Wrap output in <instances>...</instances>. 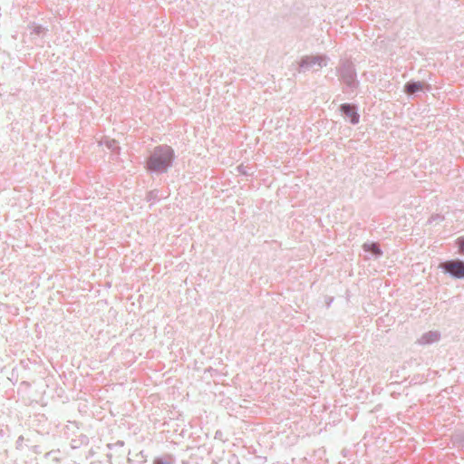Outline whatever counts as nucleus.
Returning <instances> with one entry per match:
<instances>
[{
	"label": "nucleus",
	"mask_w": 464,
	"mask_h": 464,
	"mask_svg": "<svg viewBox=\"0 0 464 464\" xmlns=\"http://www.w3.org/2000/svg\"><path fill=\"white\" fill-rule=\"evenodd\" d=\"M118 446H123V441L121 440H118L117 443H116Z\"/></svg>",
	"instance_id": "nucleus-17"
},
{
	"label": "nucleus",
	"mask_w": 464,
	"mask_h": 464,
	"mask_svg": "<svg viewBox=\"0 0 464 464\" xmlns=\"http://www.w3.org/2000/svg\"><path fill=\"white\" fill-rule=\"evenodd\" d=\"M439 269L453 279L464 280V260L454 258L440 263Z\"/></svg>",
	"instance_id": "nucleus-4"
},
{
	"label": "nucleus",
	"mask_w": 464,
	"mask_h": 464,
	"mask_svg": "<svg viewBox=\"0 0 464 464\" xmlns=\"http://www.w3.org/2000/svg\"><path fill=\"white\" fill-rule=\"evenodd\" d=\"M39 448H40L39 446H34V451L35 453H40L41 451H40Z\"/></svg>",
	"instance_id": "nucleus-15"
},
{
	"label": "nucleus",
	"mask_w": 464,
	"mask_h": 464,
	"mask_svg": "<svg viewBox=\"0 0 464 464\" xmlns=\"http://www.w3.org/2000/svg\"><path fill=\"white\" fill-rule=\"evenodd\" d=\"M329 58L324 54L304 55L298 63V72L304 73L308 71L318 72L327 66Z\"/></svg>",
	"instance_id": "nucleus-3"
},
{
	"label": "nucleus",
	"mask_w": 464,
	"mask_h": 464,
	"mask_svg": "<svg viewBox=\"0 0 464 464\" xmlns=\"http://www.w3.org/2000/svg\"><path fill=\"white\" fill-rule=\"evenodd\" d=\"M176 459L172 455L165 454L154 459L153 464H175Z\"/></svg>",
	"instance_id": "nucleus-10"
},
{
	"label": "nucleus",
	"mask_w": 464,
	"mask_h": 464,
	"mask_svg": "<svg viewBox=\"0 0 464 464\" xmlns=\"http://www.w3.org/2000/svg\"><path fill=\"white\" fill-rule=\"evenodd\" d=\"M424 88V84L419 81H409L404 85V92L408 94L416 93L418 92L422 91Z\"/></svg>",
	"instance_id": "nucleus-7"
},
{
	"label": "nucleus",
	"mask_w": 464,
	"mask_h": 464,
	"mask_svg": "<svg viewBox=\"0 0 464 464\" xmlns=\"http://www.w3.org/2000/svg\"><path fill=\"white\" fill-rule=\"evenodd\" d=\"M459 254L464 256V237H460L456 240Z\"/></svg>",
	"instance_id": "nucleus-12"
},
{
	"label": "nucleus",
	"mask_w": 464,
	"mask_h": 464,
	"mask_svg": "<svg viewBox=\"0 0 464 464\" xmlns=\"http://www.w3.org/2000/svg\"><path fill=\"white\" fill-rule=\"evenodd\" d=\"M341 113L349 120L352 124H357L360 120L358 108L353 103H343L340 106Z\"/></svg>",
	"instance_id": "nucleus-5"
},
{
	"label": "nucleus",
	"mask_w": 464,
	"mask_h": 464,
	"mask_svg": "<svg viewBox=\"0 0 464 464\" xmlns=\"http://www.w3.org/2000/svg\"><path fill=\"white\" fill-rule=\"evenodd\" d=\"M174 150L168 145L156 146L146 160V169L152 174H164L172 167Z\"/></svg>",
	"instance_id": "nucleus-1"
},
{
	"label": "nucleus",
	"mask_w": 464,
	"mask_h": 464,
	"mask_svg": "<svg viewBox=\"0 0 464 464\" xmlns=\"http://www.w3.org/2000/svg\"><path fill=\"white\" fill-rule=\"evenodd\" d=\"M57 452H58V451L51 450V451H49V452L45 453L44 457H45L46 459H48V458H52V457H53V455L56 454Z\"/></svg>",
	"instance_id": "nucleus-13"
},
{
	"label": "nucleus",
	"mask_w": 464,
	"mask_h": 464,
	"mask_svg": "<svg viewBox=\"0 0 464 464\" xmlns=\"http://www.w3.org/2000/svg\"><path fill=\"white\" fill-rule=\"evenodd\" d=\"M440 338V334L438 331H430L421 335L418 340V343L422 345L431 344L438 342Z\"/></svg>",
	"instance_id": "nucleus-6"
},
{
	"label": "nucleus",
	"mask_w": 464,
	"mask_h": 464,
	"mask_svg": "<svg viewBox=\"0 0 464 464\" xmlns=\"http://www.w3.org/2000/svg\"><path fill=\"white\" fill-rule=\"evenodd\" d=\"M339 79L345 84L351 92H353L360 85L354 64L348 60L341 62L336 68Z\"/></svg>",
	"instance_id": "nucleus-2"
},
{
	"label": "nucleus",
	"mask_w": 464,
	"mask_h": 464,
	"mask_svg": "<svg viewBox=\"0 0 464 464\" xmlns=\"http://www.w3.org/2000/svg\"><path fill=\"white\" fill-rule=\"evenodd\" d=\"M159 190L157 189H154V190H150L147 193V196H146V199L148 202H150V203H154L158 200H160V195H159Z\"/></svg>",
	"instance_id": "nucleus-11"
},
{
	"label": "nucleus",
	"mask_w": 464,
	"mask_h": 464,
	"mask_svg": "<svg viewBox=\"0 0 464 464\" xmlns=\"http://www.w3.org/2000/svg\"><path fill=\"white\" fill-rule=\"evenodd\" d=\"M460 442H461L462 447H464V433L460 437Z\"/></svg>",
	"instance_id": "nucleus-16"
},
{
	"label": "nucleus",
	"mask_w": 464,
	"mask_h": 464,
	"mask_svg": "<svg viewBox=\"0 0 464 464\" xmlns=\"http://www.w3.org/2000/svg\"><path fill=\"white\" fill-rule=\"evenodd\" d=\"M365 252L370 253L373 257L378 258L382 255V251L377 243H365L362 246Z\"/></svg>",
	"instance_id": "nucleus-8"
},
{
	"label": "nucleus",
	"mask_w": 464,
	"mask_h": 464,
	"mask_svg": "<svg viewBox=\"0 0 464 464\" xmlns=\"http://www.w3.org/2000/svg\"><path fill=\"white\" fill-rule=\"evenodd\" d=\"M23 440H24V437L23 436L18 437V439L16 440V447L17 448H19L21 446V443H22Z\"/></svg>",
	"instance_id": "nucleus-14"
},
{
	"label": "nucleus",
	"mask_w": 464,
	"mask_h": 464,
	"mask_svg": "<svg viewBox=\"0 0 464 464\" xmlns=\"http://www.w3.org/2000/svg\"><path fill=\"white\" fill-rule=\"evenodd\" d=\"M53 460H55V461H59V458H58V457H56V456H54V457H53Z\"/></svg>",
	"instance_id": "nucleus-18"
},
{
	"label": "nucleus",
	"mask_w": 464,
	"mask_h": 464,
	"mask_svg": "<svg viewBox=\"0 0 464 464\" xmlns=\"http://www.w3.org/2000/svg\"><path fill=\"white\" fill-rule=\"evenodd\" d=\"M28 28L31 30V34H34L38 37H44L47 29L41 24H37L35 23H32L28 25Z\"/></svg>",
	"instance_id": "nucleus-9"
}]
</instances>
